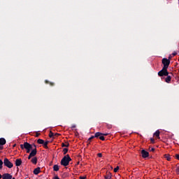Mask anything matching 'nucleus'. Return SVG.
I'll use <instances>...</instances> for the list:
<instances>
[{"instance_id":"f257e3e1","label":"nucleus","mask_w":179,"mask_h":179,"mask_svg":"<svg viewBox=\"0 0 179 179\" xmlns=\"http://www.w3.org/2000/svg\"><path fill=\"white\" fill-rule=\"evenodd\" d=\"M69 162H72V159L69 157V155H66L62 159L60 164L66 167V166H69Z\"/></svg>"},{"instance_id":"f03ea898","label":"nucleus","mask_w":179,"mask_h":179,"mask_svg":"<svg viewBox=\"0 0 179 179\" xmlns=\"http://www.w3.org/2000/svg\"><path fill=\"white\" fill-rule=\"evenodd\" d=\"M20 148L22 150L26 149L27 153H30L31 149H33V145L27 142H24V144H20Z\"/></svg>"},{"instance_id":"7ed1b4c3","label":"nucleus","mask_w":179,"mask_h":179,"mask_svg":"<svg viewBox=\"0 0 179 179\" xmlns=\"http://www.w3.org/2000/svg\"><path fill=\"white\" fill-rule=\"evenodd\" d=\"M158 76H169L167 69L163 67L162 69L158 72Z\"/></svg>"},{"instance_id":"20e7f679","label":"nucleus","mask_w":179,"mask_h":179,"mask_svg":"<svg viewBox=\"0 0 179 179\" xmlns=\"http://www.w3.org/2000/svg\"><path fill=\"white\" fill-rule=\"evenodd\" d=\"M162 62L164 65L163 68L168 69V68L170 65V59L163 58L162 60Z\"/></svg>"},{"instance_id":"39448f33","label":"nucleus","mask_w":179,"mask_h":179,"mask_svg":"<svg viewBox=\"0 0 179 179\" xmlns=\"http://www.w3.org/2000/svg\"><path fill=\"white\" fill-rule=\"evenodd\" d=\"M3 164L6 167H8V169H12V167H13V164L10 162V161H9L8 158L4 159Z\"/></svg>"},{"instance_id":"423d86ee","label":"nucleus","mask_w":179,"mask_h":179,"mask_svg":"<svg viewBox=\"0 0 179 179\" xmlns=\"http://www.w3.org/2000/svg\"><path fill=\"white\" fill-rule=\"evenodd\" d=\"M95 137L100 139L101 141H106V138H104L103 134L101 132L95 133Z\"/></svg>"},{"instance_id":"0eeeda50","label":"nucleus","mask_w":179,"mask_h":179,"mask_svg":"<svg viewBox=\"0 0 179 179\" xmlns=\"http://www.w3.org/2000/svg\"><path fill=\"white\" fill-rule=\"evenodd\" d=\"M34 148L31 150V152L29 153L32 157H34L36 155H37V145L34 144Z\"/></svg>"},{"instance_id":"6e6552de","label":"nucleus","mask_w":179,"mask_h":179,"mask_svg":"<svg viewBox=\"0 0 179 179\" xmlns=\"http://www.w3.org/2000/svg\"><path fill=\"white\" fill-rule=\"evenodd\" d=\"M141 155H142V157L143 159H146V157H149V152H148L145 150H141Z\"/></svg>"},{"instance_id":"1a4fd4ad","label":"nucleus","mask_w":179,"mask_h":179,"mask_svg":"<svg viewBox=\"0 0 179 179\" xmlns=\"http://www.w3.org/2000/svg\"><path fill=\"white\" fill-rule=\"evenodd\" d=\"M3 179H12V175L10 173H4L1 176Z\"/></svg>"},{"instance_id":"9d476101","label":"nucleus","mask_w":179,"mask_h":179,"mask_svg":"<svg viewBox=\"0 0 179 179\" xmlns=\"http://www.w3.org/2000/svg\"><path fill=\"white\" fill-rule=\"evenodd\" d=\"M33 173L34 174H35V176H38V174H40V173H41V168L37 167L34 170Z\"/></svg>"},{"instance_id":"9b49d317","label":"nucleus","mask_w":179,"mask_h":179,"mask_svg":"<svg viewBox=\"0 0 179 179\" xmlns=\"http://www.w3.org/2000/svg\"><path fill=\"white\" fill-rule=\"evenodd\" d=\"M22 165V159H17L16 160H15V166H17V167H19L20 166H21Z\"/></svg>"},{"instance_id":"f8f14e48","label":"nucleus","mask_w":179,"mask_h":179,"mask_svg":"<svg viewBox=\"0 0 179 179\" xmlns=\"http://www.w3.org/2000/svg\"><path fill=\"white\" fill-rule=\"evenodd\" d=\"M6 144V140L4 138H0V145L1 146H3V145Z\"/></svg>"},{"instance_id":"ddd939ff","label":"nucleus","mask_w":179,"mask_h":179,"mask_svg":"<svg viewBox=\"0 0 179 179\" xmlns=\"http://www.w3.org/2000/svg\"><path fill=\"white\" fill-rule=\"evenodd\" d=\"M166 78H165V82L166 83H170V82H171V76H166Z\"/></svg>"},{"instance_id":"4468645a","label":"nucleus","mask_w":179,"mask_h":179,"mask_svg":"<svg viewBox=\"0 0 179 179\" xmlns=\"http://www.w3.org/2000/svg\"><path fill=\"white\" fill-rule=\"evenodd\" d=\"M154 136H156V138H157L158 139H160V131L157 130V131L154 133Z\"/></svg>"},{"instance_id":"2eb2a0df","label":"nucleus","mask_w":179,"mask_h":179,"mask_svg":"<svg viewBox=\"0 0 179 179\" xmlns=\"http://www.w3.org/2000/svg\"><path fill=\"white\" fill-rule=\"evenodd\" d=\"M94 138H96V134H94V136H91L90 138H88L87 143H88V145H90V142H92V139H94Z\"/></svg>"},{"instance_id":"dca6fc26","label":"nucleus","mask_w":179,"mask_h":179,"mask_svg":"<svg viewBox=\"0 0 179 179\" xmlns=\"http://www.w3.org/2000/svg\"><path fill=\"white\" fill-rule=\"evenodd\" d=\"M37 157H34L32 159H31V163L33 164H37Z\"/></svg>"},{"instance_id":"f3484780","label":"nucleus","mask_w":179,"mask_h":179,"mask_svg":"<svg viewBox=\"0 0 179 179\" xmlns=\"http://www.w3.org/2000/svg\"><path fill=\"white\" fill-rule=\"evenodd\" d=\"M164 157L165 159H166V160H168V162H170L171 160V157L169 154H165Z\"/></svg>"},{"instance_id":"a211bd4d","label":"nucleus","mask_w":179,"mask_h":179,"mask_svg":"<svg viewBox=\"0 0 179 179\" xmlns=\"http://www.w3.org/2000/svg\"><path fill=\"white\" fill-rule=\"evenodd\" d=\"M54 171H59V166L57 164L53 166Z\"/></svg>"},{"instance_id":"6ab92c4d","label":"nucleus","mask_w":179,"mask_h":179,"mask_svg":"<svg viewBox=\"0 0 179 179\" xmlns=\"http://www.w3.org/2000/svg\"><path fill=\"white\" fill-rule=\"evenodd\" d=\"M48 143H50V141H48L44 142V143H43V148H44L45 149H48Z\"/></svg>"},{"instance_id":"aec40b11","label":"nucleus","mask_w":179,"mask_h":179,"mask_svg":"<svg viewBox=\"0 0 179 179\" xmlns=\"http://www.w3.org/2000/svg\"><path fill=\"white\" fill-rule=\"evenodd\" d=\"M113 176L111 175V173H110V172H108L107 174H106V176H105V179H111V177H112Z\"/></svg>"},{"instance_id":"412c9836","label":"nucleus","mask_w":179,"mask_h":179,"mask_svg":"<svg viewBox=\"0 0 179 179\" xmlns=\"http://www.w3.org/2000/svg\"><path fill=\"white\" fill-rule=\"evenodd\" d=\"M37 143H38L39 145H43L44 143V140L41 139V138H39L38 139L37 141Z\"/></svg>"},{"instance_id":"4be33fe9","label":"nucleus","mask_w":179,"mask_h":179,"mask_svg":"<svg viewBox=\"0 0 179 179\" xmlns=\"http://www.w3.org/2000/svg\"><path fill=\"white\" fill-rule=\"evenodd\" d=\"M62 178H66L69 177V174L68 173H64L62 176Z\"/></svg>"},{"instance_id":"5701e85b","label":"nucleus","mask_w":179,"mask_h":179,"mask_svg":"<svg viewBox=\"0 0 179 179\" xmlns=\"http://www.w3.org/2000/svg\"><path fill=\"white\" fill-rule=\"evenodd\" d=\"M62 148H69V143H66V144L62 143Z\"/></svg>"},{"instance_id":"b1692460","label":"nucleus","mask_w":179,"mask_h":179,"mask_svg":"<svg viewBox=\"0 0 179 179\" xmlns=\"http://www.w3.org/2000/svg\"><path fill=\"white\" fill-rule=\"evenodd\" d=\"M45 83H46V85H50L51 86H54V83H51V82H50V81H48V80H45Z\"/></svg>"},{"instance_id":"393cba45","label":"nucleus","mask_w":179,"mask_h":179,"mask_svg":"<svg viewBox=\"0 0 179 179\" xmlns=\"http://www.w3.org/2000/svg\"><path fill=\"white\" fill-rule=\"evenodd\" d=\"M3 166V162L2 161V159H0V170H2Z\"/></svg>"},{"instance_id":"a878e982","label":"nucleus","mask_w":179,"mask_h":179,"mask_svg":"<svg viewBox=\"0 0 179 179\" xmlns=\"http://www.w3.org/2000/svg\"><path fill=\"white\" fill-rule=\"evenodd\" d=\"M54 136H55L54 133L50 131L49 133V138H54Z\"/></svg>"},{"instance_id":"bb28decb","label":"nucleus","mask_w":179,"mask_h":179,"mask_svg":"<svg viewBox=\"0 0 179 179\" xmlns=\"http://www.w3.org/2000/svg\"><path fill=\"white\" fill-rule=\"evenodd\" d=\"M63 152H64V155H66V153H68V148H64Z\"/></svg>"},{"instance_id":"cd10ccee","label":"nucleus","mask_w":179,"mask_h":179,"mask_svg":"<svg viewBox=\"0 0 179 179\" xmlns=\"http://www.w3.org/2000/svg\"><path fill=\"white\" fill-rule=\"evenodd\" d=\"M120 170V166H117L116 168L114 169V173H117Z\"/></svg>"},{"instance_id":"c85d7f7f","label":"nucleus","mask_w":179,"mask_h":179,"mask_svg":"<svg viewBox=\"0 0 179 179\" xmlns=\"http://www.w3.org/2000/svg\"><path fill=\"white\" fill-rule=\"evenodd\" d=\"M52 179H59V176H58V175H55Z\"/></svg>"},{"instance_id":"c756f323","label":"nucleus","mask_w":179,"mask_h":179,"mask_svg":"<svg viewBox=\"0 0 179 179\" xmlns=\"http://www.w3.org/2000/svg\"><path fill=\"white\" fill-rule=\"evenodd\" d=\"M35 136H36V138H38L40 136V133L36 132Z\"/></svg>"},{"instance_id":"7c9ffc66","label":"nucleus","mask_w":179,"mask_h":179,"mask_svg":"<svg viewBox=\"0 0 179 179\" xmlns=\"http://www.w3.org/2000/svg\"><path fill=\"white\" fill-rule=\"evenodd\" d=\"M150 142H151V143H155V138H150Z\"/></svg>"},{"instance_id":"2f4dec72","label":"nucleus","mask_w":179,"mask_h":179,"mask_svg":"<svg viewBox=\"0 0 179 179\" xmlns=\"http://www.w3.org/2000/svg\"><path fill=\"white\" fill-rule=\"evenodd\" d=\"M175 157H176V159H177V160H179V154H176L175 155Z\"/></svg>"},{"instance_id":"473e14b6","label":"nucleus","mask_w":179,"mask_h":179,"mask_svg":"<svg viewBox=\"0 0 179 179\" xmlns=\"http://www.w3.org/2000/svg\"><path fill=\"white\" fill-rule=\"evenodd\" d=\"M75 128H76V124H73L71 126V129H75Z\"/></svg>"},{"instance_id":"72a5a7b5","label":"nucleus","mask_w":179,"mask_h":179,"mask_svg":"<svg viewBox=\"0 0 179 179\" xmlns=\"http://www.w3.org/2000/svg\"><path fill=\"white\" fill-rule=\"evenodd\" d=\"M98 157H103V154L99 153L98 154Z\"/></svg>"},{"instance_id":"f704fd0d","label":"nucleus","mask_w":179,"mask_h":179,"mask_svg":"<svg viewBox=\"0 0 179 179\" xmlns=\"http://www.w3.org/2000/svg\"><path fill=\"white\" fill-rule=\"evenodd\" d=\"M172 55H173V57H176V55H177V52H173V53H172Z\"/></svg>"},{"instance_id":"c9c22d12","label":"nucleus","mask_w":179,"mask_h":179,"mask_svg":"<svg viewBox=\"0 0 179 179\" xmlns=\"http://www.w3.org/2000/svg\"><path fill=\"white\" fill-rule=\"evenodd\" d=\"M80 179H86V176H80Z\"/></svg>"},{"instance_id":"e433bc0d","label":"nucleus","mask_w":179,"mask_h":179,"mask_svg":"<svg viewBox=\"0 0 179 179\" xmlns=\"http://www.w3.org/2000/svg\"><path fill=\"white\" fill-rule=\"evenodd\" d=\"M31 157H33L32 156H31V155L29 154V157H28V159L30 160V159H31Z\"/></svg>"},{"instance_id":"4c0bfd02","label":"nucleus","mask_w":179,"mask_h":179,"mask_svg":"<svg viewBox=\"0 0 179 179\" xmlns=\"http://www.w3.org/2000/svg\"><path fill=\"white\" fill-rule=\"evenodd\" d=\"M150 152H155V148H151V149L150 150Z\"/></svg>"},{"instance_id":"58836bf2","label":"nucleus","mask_w":179,"mask_h":179,"mask_svg":"<svg viewBox=\"0 0 179 179\" xmlns=\"http://www.w3.org/2000/svg\"><path fill=\"white\" fill-rule=\"evenodd\" d=\"M176 171H177L178 174H179V167H178V168L176 169Z\"/></svg>"},{"instance_id":"ea45409f","label":"nucleus","mask_w":179,"mask_h":179,"mask_svg":"<svg viewBox=\"0 0 179 179\" xmlns=\"http://www.w3.org/2000/svg\"><path fill=\"white\" fill-rule=\"evenodd\" d=\"M3 149V146L0 145V150H2Z\"/></svg>"},{"instance_id":"a19ab883","label":"nucleus","mask_w":179,"mask_h":179,"mask_svg":"<svg viewBox=\"0 0 179 179\" xmlns=\"http://www.w3.org/2000/svg\"><path fill=\"white\" fill-rule=\"evenodd\" d=\"M108 135V134H103V136H107Z\"/></svg>"},{"instance_id":"79ce46f5","label":"nucleus","mask_w":179,"mask_h":179,"mask_svg":"<svg viewBox=\"0 0 179 179\" xmlns=\"http://www.w3.org/2000/svg\"><path fill=\"white\" fill-rule=\"evenodd\" d=\"M54 136H59V134H55Z\"/></svg>"},{"instance_id":"37998d69","label":"nucleus","mask_w":179,"mask_h":179,"mask_svg":"<svg viewBox=\"0 0 179 179\" xmlns=\"http://www.w3.org/2000/svg\"><path fill=\"white\" fill-rule=\"evenodd\" d=\"M168 59L170 61V59H171V57L169 56Z\"/></svg>"},{"instance_id":"c03bdc74","label":"nucleus","mask_w":179,"mask_h":179,"mask_svg":"<svg viewBox=\"0 0 179 179\" xmlns=\"http://www.w3.org/2000/svg\"><path fill=\"white\" fill-rule=\"evenodd\" d=\"M2 178V175L0 174V179Z\"/></svg>"},{"instance_id":"a18cd8bd","label":"nucleus","mask_w":179,"mask_h":179,"mask_svg":"<svg viewBox=\"0 0 179 179\" xmlns=\"http://www.w3.org/2000/svg\"><path fill=\"white\" fill-rule=\"evenodd\" d=\"M15 146H16V144H14V145H13V148H15Z\"/></svg>"},{"instance_id":"49530a36","label":"nucleus","mask_w":179,"mask_h":179,"mask_svg":"<svg viewBox=\"0 0 179 179\" xmlns=\"http://www.w3.org/2000/svg\"><path fill=\"white\" fill-rule=\"evenodd\" d=\"M12 179H16V178H13Z\"/></svg>"}]
</instances>
